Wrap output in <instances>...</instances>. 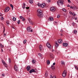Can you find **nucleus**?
I'll return each mask as SVG.
<instances>
[{"mask_svg":"<svg viewBox=\"0 0 78 78\" xmlns=\"http://www.w3.org/2000/svg\"><path fill=\"white\" fill-rule=\"evenodd\" d=\"M37 11L38 12L37 16H38L40 18H42L44 16V15H43V14L42 13V10L39 9L37 10Z\"/></svg>","mask_w":78,"mask_h":78,"instance_id":"obj_1","label":"nucleus"},{"mask_svg":"<svg viewBox=\"0 0 78 78\" xmlns=\"http://www.w3.org/2000/svg\"><path fill=\"white\" fill-rule=\"evenodd\" d=\"M67 72L66 71V70H64L62 74V76L63 78H65L66 76L67 75Z\"/></svg>","mask_w":78,"mask_h":78,"instance_id":"obj_2","label":"nucleus"},{"mask_svg":"<svg viewBox=\"0 0 78 78\" xmlns=\"http://www.w3.org/2000/svg\"><path fill=\"white\" fill-rule=\"evenodd\" d=\"M57 3L58 6H59V4L62 5H63V2L61 0H59L57 2Z\"/></svg>","mask_w":78,"mask_h":78,"instance_id":"obj_3","label":"nucleus"},{"mask_svg":"<svg viewBox=\"0 0 78 78\" xmlns=\"http://www.w3.org/2000/svg\"><path fill=\"white\" fill-rule=\"evenodd\" d=\"M27 30L28 32H33V30L31 29V27H29L27 28Z\"/></svg>","mask_w":78,"mask_h":78,"instance_id":"obj_4","label":"nucleus"},{"mask_svg":"<svg viewBox=\"0 0 78 78\" xmlns=\"http://www.w3.org/2000/svg\"><path fill=\"white\" fill-rule=\"evenodd\" d=\"M50 10L52 12H54L56 10V9H55V7H52L50 8Z\"/></svg>","mask_w":78,"mask_h":78,"instance_id":"obj_5","label":"nucleus"},{"mask_svg":"<svg viewBox=\"0 0 78 78\" xmlns=\"http://www.w3.org/2000/svg\"><path fill=\"white\" fill-rule=\"evenodd\" d=\"M46 45L48 48H51V45H50V43H47L46 44Z\"/></svg>","mask_w":78,"mask_h":78,"instance_id":"obj_6","label":"nucleus"},{"mask_svg":"<svg viewBox=\"0 0 78 78\" xmlns=\"http://www.w3.org/2000/svg\"><path fill=\"white\" fill-rule=\"evenodd\" d=\"M9 9H10L9 8V7H7L5 8L4 11L5 12H8V11H9Z\"/></svg>","mask_w":78,"mask_h":78,"instance_id":"obj_7","label":"nucleus"},{"mask_svg":"<svg viewBox=\"0 0 78 78\" xmlns=\"http://www.w3.org/2000/svg\"><path fill=\"white\" fill-rule=\"evenodd\" d=\"M33 72H34L35 73H36V71L34 69H32L30 70L29 71V73H31Z\"/></svg>","mask_w":78,"mask_h":78,"instance_id":"obj_8","label":"nucleus"},{"mask_svg":"<svg viewBox=\"0 0 78 78\" xmlns=\"http://www.w3.org/2000/svg\"><path fill=\"white\" fill-rule=\"evenodd\" d=\"M45 6V3H43V4H41L40 5V7L43 8H44V6Z\"/></svg>","mask_w":78,"mask_h":78,"instance_id":"obj_9","label":"nucleus"},{"mask_svg":"<svg viewBox=\"0 0 78 78\" xmlns=\"http://www.w3.org/2000/svg\"><path fill=\"white\" fill-rule=\"evenodd\" d=\"M14 69L16 72H18L19 71V69H18V67L16 66H14Z\"/></svg>","mask_w":78,"mask_h":78,"instance_id":"obj_10","label":"nucleus"},{"mask_svg":"<svg viewBox=\"0 0 78 78\" xmlns=\"http://www.w3.org/2000/svg\"><path fill=\"white\" fill-rule=\"evenodd\" d=\"M2 62L3 65H4V66L5 67H7V64H6V63H5L4 61L3 60Z\"/></svg>","mask_w":78,"mask_h":78,"instance_id":"obj_11","label":"nucleus"},{"mask_svg":"<svg viewBox=\"0 0 78 78\" xmlns=\"http://www.w3.org/2000/svg\"><path fill=\"white\" fill-rule=\"evenodd\" d=\"M58 42L59 44H61L62 42V40L61 39H60L58 40Z\"/></svg>","mask_w":78,"mask_h":78,"instance_id":"obj_12","label":"nucleus"},{"mask_svg":"<svg viewBox=\"0 0 78 78\" xmlns=\"http://www.w3.org/2000/svg\"><path fill=\"white\" fill-rule=\"evenodd\" d=\"M55 47H58L59 46V44H58V42L55 41Z\"/></svg>","mask_w":78,"mask_h":78,"instance_id":"obj_13","label":"nucleus"},{"mask_svg":"<svg viewBox=\"0 0 78 78\" xmlns=\"http://www.w3.org/2000/svg\"><path fill=\"white\" fill-rule=\"evenodd\" d=\"M28 21L32 25H34V22H33L31 21L30 20H28Z\"/></svg>","mask_w":78,"mask_h":78,"instance_id":"obj_14","label":"nucleus"},{"mask_svg":"<svg viewBox=\"0 0 78 78\" xmlns=\"http://www.w3.org/2000/svg\"><path fill=\"white\" fill-rule=\"evenodd\" d=\"M63 46H64V47H67V46H68V43H63Z\"/></svg>","mask_w":78,"mask_h":78,"instance_id":"obj_15","label":"nucleus"},{"mask_svg":"<svg viewBox=\"0 0 78 78\" xmlns=\"http://www.w3.org/2000/svg\"><path fill=\"white\" fill-rule=\"evenodd\" d=\"M30 66H28L27 67V71H29L30 70Z\"/></svg>","mask_w":78,"mask_h":78,"instance_id":"obj_16","label":"nucleus"},{"mask_svg":"<svg viewBox=\"0 0 78 78\" xmlns=\"http://www.w3.org/2000/svg\"><path fill=\"white\" fill-rule=\"evenodd\" d=\"M39 48L40 50L41 51V50H42V46L41 45H40L39 46Z\"/></svg>","mask_w":78,"mask_h":78,"instance_id":"obj_17","label":"nucleus"},{"mask_svg":"<svg viewBox=\"0 0 78 78\" xmlns=\"http://www.w3.org/2000/svg\"><path fill=\"white\" fill-rule=\"evenodd\" d=\"M48 20H49V21H53L54 20V19L52 18H50Z\"/></svg>","mask_w":78,"mask_h":78,"instance_id":"obj_18","label":"nucleus"},{"mask_svg":"<svg viewBox=\"0 0 78 78\" xmlns=\"http://www.w3.org/2000/svg\"><path fill=\"white\" fill-rule=\"evenodd\" d=\"M50 57L51 58H54V56H53V54H51L50 55Z\"/></svg>","mask_w":78,"mask_h":78,"instance_id":"obj_19","label":"nucleus"},{"mask_svg":"<svg viewBox=\"0 0 78 78\" xmlns=\"http://www.w3.org/2000/svg\"><path fill=\"white\" fill-rule=\"evenodd\" d=\"M23 9H25V6H26V5L24 3H23Z\"/></svg>","mask_w":78,"mask_h":78,"instance_id":"obj_20","label":"nucleus"},{"mask_svg":"<svg viewBox=\"0 0 78 78\" xmlns=\"http://www.w3.org/2000/svg\"><path fill=\"white\" fill-rule=\"evenodd\" d=\"M73 32L74 34H76V33H77V30H74Z\"/></svg>","mask_w":78,"mask_h":78,"instance_id":"obj_21","label":"nucleus"},{"mask_svg":"<svg viewBox=\"0 0 78 78\" xmlns=\"http://www.w3.org/2000/svg\"><path fill=\"white\" fill-rule=\"evenodd\" d=\"M47 64H50V60H48L47 61Z\"/></svg>","mask_w":78,"mask_h":78,"instance_id":"obj_22","label":"nucleus"},{"mask_svg":"<svg viewBox=\"0 0 78 78\" xmlns=\"http://www.w3.org/2000/svg\"><path fill=\"white\" fill-rule=\"evenodd\" d=\"M32 62L33 63L35 64V63H36V60L34 59H33L32 60Z\"/></svg>","mask_w":78,"mask_h":78,"instance_id":"obj_23","label":"nucleus"},{"mask_svg":"<svg viewBox=\"0 0 78 78\" xmlns=\"http://www.w3.org/2000/svg\"><path fill=\"white\" fill-rule=\"evenodd\" d=\"M61 64L62 65H64L65 64V62H64V61H61Z\"/></svg>","mask_w":78,"mask_h":78,"instance_id":"obj_24","label":"nucleus"},{"mask_svg":"<svg viewBox=\"0 0 78 78\" xmlns=\"http://www.w3.org/2000/svg\"><path fill=\"white\" fill-rule=\"evenodd\" d=\"M29 2L30 3H33V1L32 0H30L29 1Z\"/></svg>","mask_w":78,"mask_h":78,"instance_id":"obj_25","label":"nucleus"},{"mask_svg":"<svg viewBox=\"0 0 78 78\" xmlns=\"http://www.w3.org/2000/svg\"><path fill=\"white\" fill-rule=\"evenodd\" d=\"M0 45L1 46V47H2V48H3L4 47V46L1 44H0Z\"/></svg>","mask_w":78,"mask_h":78,"instance_id":"obj_26","label":"nucleus"},{"mask_svg":"<svg viewBox=\"0 0 78 78\" xmlns=\"http://www.w3.org/2000/svg\"><path fill=\"white\" fill-rule=\"evenodd\" d=\"M9 63H10L11 62V58H9Z\"/></svg>","mask_w":78,"mask_h":78,"instance_id":"obj_27","label":"nucleus"},{"mask_svg":"<svg viewBox=\"0 0 78 78\" xmlns=\"http://www.w3.org/2000/svg\"><path fill=\"white\" fill-rule=\"evenodd\" d=\"M12 20L13 21H16V18L15 17H13Z\"/></svg>","mask_w":78,"mask_h":78,"instance_id":"obj_28","label":"nucleus"},{"mask_svg":"<svg viewBox=\"0 0 78 78\" xmlns=\"http://www.w3.org/2000/svg\"><path fill=\"white\" fill-rule=\"evenodd\" d=\"M72 15H73V16H76V14L75 13H72Z\"/></svg>","mask_w":78,"mask_h":78,"instance_id":"obj_29","label":"nucleus"},{"mask_svg":"<svg viewBox=\"0 0 78 78\" xmlns=\"http://www.w3.org/2000/svg\"><path fill=\"white\" fill-rule=\"evenodd\" d=\"M38 55H39V56H40L41 57H42V55L41 54V53H39L38 54Z\"/></svg>","mask_w":78,"mask_h":78,"instance_id":"obj_30","label":"nucleus"},{"mask_svg":"<svg viewBox=\"0 0 78 78\" xmlns=\"http://www.w3.org/2000/svg\"><path fill=\"white\" fill-rule=\"evenodd\" d=\"M47 76H48V73L46 72L45 73V76H46V77H47Z\"/></svg>","mask_w":78,"mask_h":78,"instance_id":"obj_31","label":"nucleus"},{"mask_svg":"<svg viewBox=\"0 0 78 78\" xmlns=\"http://www.w3.org/2000/svg\"><path fill=\"white\" fill-rule=\"evenodd\" d=\"M20 20H18L17 22L18 24H20Z\"/></svg>","mask_w":78,"mask_h":78,"instance_id":"obj_32","label":"nucleus"},{"mask_svg":"<svg viewBox=\"0 0 78 78\" xmlns=\"http://www.w3.org/2000/svg\"><path fill=\"white\" fill-rule=\"evenodd\" d=\"M75 69H76V70H78V67H77V66H75Z\"/></svg>","mask_w":78,"mask_h":78,"instance_id":"obj_33","label":"nucleus"},{"mask_svg":"<svg viewBox=\"0 0 78 78\" xmlns=\"http://www.w3.org/2000/svg\"><path fill=\"white\" fill-rule=\"evenodd\" d=\"M62 10L63 11H65V12L66 11V9H62Z\"/></svg>","mask_w":78,"mask_h":78,"instance_id":"obj_34","label":"nucleus"},{"mask_svg":"<svg viewBox=\"0 0 78 78\" xmlns=\"http://www.w3.org/2000/svg\"><path fill=\"white\" fill-rule=\"evenodd\" d=\"M26 42H27V40H25L23 41V43L24 44H26Z\"/></svg>","mask_w":78,"mask_h":78,"instance_id":"obj_35","label":"nucleus"},{"mask_svg":"<svg viewBox=\"0 0 78 78\" xmlns=\"http://www.w3.org/2000/svg\"><path fill=\"white\" fill-rule=\"evenodd\" d=\"M1 20H4V18L3 17H2L1 18Z\"/></svg>","mask_w":78,"mask_h":78,"instance_id":"obj_36","label":"nucleus"},{"mask_svg":"<svg viewBox=\"0 0 78 78\" xmlns=\"http://www.w3.org/2000/svg\"><path fill=\"white\" fill-rule=\"evenodd\" d=\"M6 23H7L8 25H9V21H7L6 22Z\"/></svg>","mask_w":78,"mask_h":78,"instance_id":"obj_37","label":"nucleus"},{"mask_svg":"<svg viewBox=\"0 0 78 78\" xmlns=\"http://www.w3.org/2000/svg\"><path fill=\"white\" fill-rule=\"evenodd\" d=\"M5 74H2V76H3V77H5Z\"/></svg>","mask_w":78,"mask_h":78,"instance_id":"obj_38","label":"nucleus"},{"mask_svg":"<svg viewBox=\"0 0 78 78\" xmlns=\"http://www.w3.org/2000/svg\"><path fill=\"white\" fill-rule=\"evenodd\" d=\"M60 17V16L59 14L57 16V18H59Z\"/></svg>","mask_w":78,"mask_h":78,"instance_id":"obj_39","label":"nucleus"},{"mask_svg":"<svg viewBox=\"0 0 78 78\" xmlns=\"http://www.w3.org/2000/svg\"><path fill=\"white\" fill-rule=\"evenodd\" d=\"M10 6L11 7V8H13V7H14V6L12 4H10Z\"/></svg>","mask_w":78,"mask_h":78,"instance_id":"obj_40","label":"nucleus"},{"mask_svg":"<svg viewBox=\"0 0 78 78\" xmlns=\"http://www.w3.org/2000/svg\"><path fill=\"white\" fill-rule=\"evenodd\" d=\"M23 17H22V16H20V19H22L23 18Z\"/></svg>","mask_w":78,"mask_h":78,"instance_id":"obj_41","label":"nucleus"},{"mask_svg":"<svg viewBox=\"0 0 78 78\" xmlns=\"http://www.w3.org/2000/svg\"><path fill=\"white\" fill-rule=\"evenodd\" d=\"M22 19L23 21H24L25 20V18L23 17Z\"/></svg>","mask_w":78,"mask_h":78,"instance_id":"obj_42","label":"nucleus"},{"mask_svg":"<svg viewBox=\"0 0 78 78\" xmlns=\"http://www.w3.org/2000/svg\"><path fill=\"white\" fill-rule=\"evenodd\" d=\"M75 24V23H72V25H73V26H74Z\"/></svg>","mask_w":78,"mask_h":78,"instance_id":"obj_43","label":"nucleus"},{"mask_svg":"<svg viewBox=\"0 0 78 78\" xmlns=\"http://www.w3.org/2000/svg\"><path fill=\"white\" fill-rule=\"evenodd\" d=\"M3 36L4 37H5L6 36V34H4Z\"/></svg>","mask_w":78,"mask_h":78,"instance_id":"obj_44","label":"nucleus"},{"mask_svg":"<svg viewBox=\"0 0 78 78\" xmlns=\"http://www.w3.org/2000/svg\"><path fill=\"white\" fill-rule=\"evenodd\" d=\"M40 5H41V4H40V3H38V6H40Z\"/></svg>","mask_w":78,"mask_h":78,"instance_id":"obj_45","label":"nucleus"},{"mask_svg":"<svg viewBox=\"0 0 78 78\" xmlns=\"http://www.w3.org/2000/svg\"><path fill=\"white\" fill-rule=\"evenodd\" d=\"M51 67L52 69H53V65H52L51 66Z\"/></svg>","mask_w":78,"mask_h":78,"instance_id":"obj_46","label":"nucleus"},{"mask_svg":"<svg viewBox=\"0 0 78 78\" xmlns=\"http://www.w3.org/2000/svg\"><path fill=\"white\" fill-rule=\"evenodd\" d=\"M26 9H29V8H30V7H26Z\"/></svg>","mask_w":78,"mask_h":78,"instance_id":"obj_47","label":"nucleus"},{"mask_svg":"<svg viewBox=\"0 0 78 78\" xmlns=\"http://www.w3.org/2000/svg\"><path fill=\"white\" fill-rule=\"evenodd\" d=\"M69 14H72V12H69Z\"/></svg>","mask_w":78,"mask_h":78,"instance_id":"obj_48","label":"nucleus"},{"mask_svg":"<svg viewBox=\"0 0 78 78\" xmlns=\"http://www.w3.org/2000/svg\"><path fill=\"white\" fill-rule=\"evenodd\" d=\"M55 64H56V63H53V66H55Z\"/></svg>","mask_w":78,"mask_h":78,"instance_id":"obj_49","label":"nucleus"},{"mask_svg":"<svg viewBox=\"0 0 78 78\" xmlns=\"http://www.w3.org/2000/svg\"><path fill=\"white\" fill-rule=\"evenodd\" d=\"M3 30H4V33H5V27H4V29H3Z\"/></svg>","mask_w":78,"mask_h":78,"instance_id":"obj_50","label":"nucleus"},{"mask_svg":"<svg viewBox=\"0 0 78 78\" xmlns=\"http://www.w3.org/2000/svg\"><path fill=\"white\" fill-rule=\"evenodd\" d=\"M70 8L71 9H72V8L73 9V8L72 6H71L70 7Z\"/></svg>","mask_w":78,"mask_h":78,"instance_id":"obj_51","label":"nucleus"},{"mask_svg":"<svg viewBox=\"0 0 78 78\" xmlns=\"http://www.w3.org/2000/svg\"><path fill=\"white\" fill-rule=\"evenodd\" d=\"M51 1V0H48V2H50V1Z\"/></svg>","mask_w":78,"mask_h":78,"instance_id":"obj_52","label":"nucleus"},{"mask_svg":"<svg viewBox=\"0 0 78 78\" xmlns=\"http://www.w3.org/2000/svg\"><path fill=\"white\" fill-rule=\"evenodd\" d=\"M68 2H69V3H70L71 2H70V0H68Z\"/></svg>","mask_w":78,"mask_h":78,"instance_id":"obj_53","label":"nucleus"},{"mask_svg":"<svg viewBox=\"0 0 78 78\" xmlns=\"http://www.w3.org/2000/svg\"><path fill=\"white\" fill-rule=\"evenodd\" d=\"M12 28H13V29H15V28L13 26L12 27Z\"/></svg>","mask_w":78,"mask_h":78,"instance_id":"obj_54","label":"nucleus"},{"mask_svg":"<svg viewBox=\"0 0 78 78\" xmlns=\"http://www.w3.org/2000/svg\"><path fill=\"white\" fill-rule=\"evenodd\" d=\"M63 32V30H61V32L62 33Z\"/></svg>","mask_w":78,"mask_h":78,"instance_id":"obj_55","label":"nucleus"},{"mask_svg":"<svg viewBox=\"0 0 78 78\" xmlns=\"http://www.w3.org/2000/svg\"><path fill=\"white\" fill-rule=\"evenodd\" d=\"M68 7H70V5H68L67 6Z\"/></svg>","mask_w":78,"mask_h":78,"instance_id":"obj_56","label":"nucleus"},{"mask_svg":"<svg viewBox=\"0 0 78 78\" xmlns=\"http://www.w3.org/2000/svg\"><path fill=\"white\" fill-rule=\"evenodd\" d=\"M1 51H2V52H3V49H1Z\"/></svg>","mask_w":78,"mask_h":78,"instance_id":"obj_57","label":"nucleus"},{"mask_svg":"<svg viewBox=\"0 0 78 78\" xmlns=\"http://www.w3.org/2000/svg\"><path fill=\"white\" fill-rule=\"evenodd\" d=\"M35 71H36V72H37V69H35Z\"/></svg>","mask_w":78,"mask_h":78,"instance_id":"obj_58","label":"nucleus"},{"mask_svg":"<svg viewBox=\"0 0 78 78\" xmlns=\"http://www.w3.org/2000/svg\"><path fill=\"white\" fill-rule=\"evenodd\" d=\"M75 20H77V18H75Z\"/></svg>","mask_w":78,"mask_h":78,"instance_id":"obj_59","label":"nucleus"},{"mask_svg":"<svg viewBox=\"0 0 78 78\" xmlns=\"http://www.w3.org/2000/svg\"><path fill=\"white\" fill-rule=\"evenodd\" d=\"M12 10H13V8H14L13 7H12Z\"/></svg>","mask_w":78,"mask_h":78,"instance_id":"obj_60","label":"nucleus"},{"mask_svg":"<svg viewBox=\"0 0 78 78\" xmlns=\"http://www.w3.org/2000/svg\"><path fill=\"white\" fill-rule=\"evenodd\" d=\"M55 23H58L57 22H55Z\"/></svg>","mask_w":78,"mask_h":78,"instance_id":"obj_61","label":"nucleus"},{"mask_svg":"<svg viewBox=\"0 0 78 78\" xmlns=\"http://www.w3.org/2000/svg\"><path fill=\"white\" fill-rule=\"evenodd\" d=\"M54 51V50L53 49V50H52V51Z\"/></svg>","mask_w":78,"mask_h":78,"instance_id":"obj_62","label":"nucleus"},{"mask_svg":"<svg viewBox=\"0 0 78 78\" xmlns=\"http://www.w3.org/2000/svg\"><path fill=\"white\" fill-rule=\"evenodd\" d=\"M61 36H62V34H61Z\"/></svg>","mask_w":78,"mask_h":78,"instance_id":"obj_63","label":"nucleus"},{"mask_svg":"<svg viewBox=\"0 0 78 78\" xmlns=\"http://www.w3.org/2000/svg\"><path fill=\"white\" fill-rule=\"evenodd\" d=\"M0 16H2V14L1 15H0Z\"/></svg>","mask_w":78,"mask_h":78,"instance_id":"obj_64","label":"nucleus"}]
</instances>
